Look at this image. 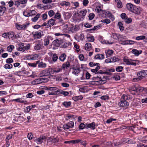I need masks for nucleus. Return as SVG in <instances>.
Listing matches in <instances>:
<instances>
[{
    "mask_svg": "<svg viewBox=\"0 0 147 147\" xmlns=\"http://www.w3.org/2000/svg\"><path fill=\"white\" fill-rule=\"evenodd\" d=\"M62 69V68L59 69L54 70L52 68H50L48 69H46L42 71L40 74V77L49 76V75L54 74V72H59Z\"/></svg>",
    "mask_w": 147,
    "mask_h": 147,
    "instance_id": "f257e3e1",
    "label": "nucleus"
},
{
    "mask_svg": "<svg viewBox=\"0 0 147 147\" xmlns=\"http://www.w3.org/2000/svg\"><path fill=\"white\" fill-rule=\"evenodd\" d=\"M128 97L127 96L123 95L121 98V101L118 103V105L119 107H127L129 105V103L126 100L128 99Z\"/></svg>",
    "mask_w": 147,
    "mask_h": 147,
    "instance_id": "f03ea898",
    "label": "nucleus"
},
{
    "mask_svg": "<svg viewBox=\"0 0 147 147\" xmlns=\"http://www.w3.org/2000/svg\"><path fill=\"white\" fill-rule=\"evenodd\" d=\"M32 34L34 39L40 38L44 35L43 32L40 30L36 32H33Z\"/></svg>",
    "mask_w": 147,
    "mask_h": 147,
    "instance_id": "7ed1b4c3",
    "label": "nucleus"
},
{
    "mask_svg": "<svg viewBox=\"0 0 147 147\" xmlns=\"http://www.w3.org/2000/svg\"><path fill=\"white\" fill-rule=\"evenodd\" d=\"M124 61L127 63V64H138L139 63V61L138 60H134L128 59L126 57L123 58Z\"/></svg>",
    "mask_w": 147,
    "mask_h": 147,
    "instance_id": "20e7f679",
    "label": "nucleus"
},
{
    "mask_svg": "<svg viewBox=\"0 0 147 147\" xmlns=\"http://www.w3.org/2000/svg\"><path fill=\"white\" fill-rule=\"evenodd\" d=\"M111 37L116 40L121 41L123 40V38L122 36L118 34L112 33L111 36Z\"/></svg>",
    "mask_w": 147,
    "mask_h": 147,
    "instance_id": "39448f33",
    "label": "nucleus"
},
{
    "mask_svg": "<svg viewBox=\"0 0 147 147\" xmlns=\"http://www.w3.org/2000/svg\"><path fill=\"white\" fill-rule=\"evenodd\" d=\"M29 24H30L29 23H27L23 25H20L18 24H16L17 28L18 30H26L27 27Z\"/></svg>",
    "mask_w": 147,
    "mask_h": 147,
    "instance_id": "423d86ee",
    "label": "nucleus"
},
{
    "mask_svg": "<svg viewBox=\"0 0 147 147\" xmlns=\"http://www.w3.org/2000/svg\"><path fill=\"white\" fill-rule=\"evenodd\" d=\"M74 123L72 121H71L70 122L65 124L63 126V128L66 130L69 129L70 128H72L74 127Z\"/></svg>",
    "mask_w": 147,
    "mask_h": 147,
    "instance_id": "0eeeda50",
    "label": "nucleus"
},
{
    "mask_svg": "<svg viewBox=\"0 0 147 147\" xmlns=\"http://www.w3.org/2000/svg\"><path fill=\"white\" fill-rule=\"evenodd\" d=\"M46 138L47 137L45 136L42 135L39 137L34 140V141L38 144H40L42 143L44 140H46Z\"/></svg>",
    "mask_w": 147,
    "mask_h": 147,
    "instance_id": "6e6552de",
    "label": "nucleus"
},
{
    "mask_svg": "<svg viewBox=\"0 0 147 147\" xmlns=\"http://www.w3.org/2000/svg\"><path fill=\"white\" fill-rule=\"evenodd\" d=\"M55 41H56L57 44L58 45H57V46L58 47H62L66 48L69 45L66 42H65L63 45H61V44L63 43L62 40H59L58 39H57Z\"/></svg>",
    "mask_w": 147,
    "mask_h": 147,
    "instance_id": "1a4fd4ad",
    "label": "nucleus"
},
{
    "mask_svg": "<svg viewBox=\"0 0 147 147\" xmlns=\"http://www.w3.org/2000/svg\"><path fill=\"white\" fill-rule=\"evenodd\" d=\"M142 9L141 7H137L135 5L132 12L137 14L139 15L140 14L141 11H142Z\"/></svg>",
    "mask_w": 147,
    "mask_h": 147,
    "instance_id": "9d476101",
    "label": "nucleus"
},
{
    "mask_svg": "<svg viewBox=\"0 0 147 147\" xmlns=\"http://www.w3.org/2000/svg\"><path fill=\"white\" fill-rule=\"evenodd\" d=\"M137 75L139 77H141L142 79L147 75V70L140 71L138 72Z\"/></svg>",
    "mask_w": 147,
    "mask_h": 147,
    "instance_id": "9b49d317",
    "label": "nucleus"
},
{
    "mask_svg": "<svg viewBox=\"0 0 147 147\" xmlns=\"http://www.w3.org/2000/svg\"><path fill=\"white\" fill-rule=\"evenodd\" d=\"M86 13V10L83 9L80 11L79 13H78V16H82L80 18V20H82L84 19V17L85 16Z\"/></svg>",
    "mask_w": 147,
    "mask_h": 147,
    "instance_id": "f8f14e48",
    "label": "nucleus"
},
{
    "mask_svg": "<svg viewBox=\"0 0 147 147\" xmlns=\"http://www.w3.org/2000/svg\"><path fill=\"white\" fill-rule=\"evenodd\" d=\"M47 89L49 90L51 92H53L55 93H57V94H59V93L60 90H59L56 87H49Z\"/></svg>",
    "mask_w": 147,
    "mask_h": 147,
    "instance_id": "ddd939ff",
    "label": "nucleus"
},
{
    "mask_svg": "<svg viewBox=\"0 0 147 147\" xmlns=\"http://www.w3.org/2000/svg\"><path fill=\"white\" fill-rule=\"evenodd\" d=\"M49 142H51L53 143H55L58 142L59 140L57 137L53 138L52 137H50L48 140Z\"/></svg>",
    "mask_w": 147,
    "mask_h": 147,
    "instance_id": "4468645a",
    "label": "nucleus"
},
{
    "mask_svg": "<svg viewBox=\"0 0 147 147\" xmlns=\"http://www.w3.org/2000/svg\"><path fill=\"white\" fill-rule=\"evenodd\" d=\"M134 6V5H133L130 3H128L126 5V7L127 9L131 12L133 11V9Z\"/></svg>",
    "mask_w": 147,
    "mask_h": 147,
    "instance_id": "2eb2a0df",
    "label": "nucleus"
},
{
    "mask_svg": "<svg viewBox=\"0 0 147 147\" xmlns=\"http://www.w3.org/2000/svg\"><path fill=\"white\" fill-rule=\"evenodd\" d=\"M55 23V20L51 18L49 20L48 22V25L47 27H49L51 26H53Z\"/></svg>",
    "mask_w": 147,
    "mask_h": 147,
    "instance_id": "dca6fc26",
    "label": "nucleus"
},
{
    "mask_svg": "<svg viewBox=\"0 0 147 147\" xmlns=\"http://www.w3.org/2000/svg\"><path fill=\"white\" fill-rule=\"evenodd\" d=\"M75 140L77 141V142L75 143V144H77L80 142L81 144L83 145L84 147H86L87 144L86 141H83L80 139L76 140Z\"/></svg>",
    "mask_w": 147,
    "mask_h": 147,
    "instance_id": "f3484780",
    "label": "nucleus"
},
{
    "mask_svg": "<svg viewBox=\"0 0 147 147\" xmlns=\"http://www.w3.org/2000/svg\"><path fill=\"white\" fill-rule=\"evenodd\" d=\"M38 58L37 54L32 55H29L28 57V59L31 60H36Z\"/></svg>",
    "mask_w": 147,
    "mask_h": 147,
    "instance_id": "a211bd4d",
    "label": "nucleus"
},
{
    "mask_svg": "<svg viewBox=\"0 0 147 147\" xmlns=\"http://www.w3.org/2000/svg\"><path fill=\"white\" fill-rule=\"evenodd\" d=\"M115 71V69H114L112 68L106 70V71H105V72L104 73L105 74L111 75L112 74L111 72H113Z\"/></svg>",
    "mask_w": 147,
    "mask_h": 147,
    "instance_id": "6ab92c4d",
    "label": "nucleus"
},
{
    "mask_svg": "<svg viewBox=\"0 0 147 147\" xmlns=\"http://www.w3.org/2000/svg\"><path fill=\"white\" fill-rule=\"evenodd\" d=\"M94 65V66L96 65V67L95 69H91V71L92 72L96 73L100 68V67L99 66H98V65H90V66L91 67H93Z\"/></svg>",
    "mask_w": 147,
    "mask_h": 147,
    "instance_id": "aec40b11",
    "label": "nucleus"
},
{
    "mask_svg": "<svg viewBox=\"0 0 147 147\" xmlns=\"http://www.w3.org/2000/svg\"><path fill=\"white\" fill-rule=\"evenodd\" d=\"M95 124L94 122H93L91 123L88 124H87V128H89L92 129H94L95 128Z\"/></svg>",
    "mask_w": 147,
    "mask_h": 147,
    "instance_id": "412c9836",
    "label": "nucleus"
},
{
    "mask_svg": "<svg viewBox=\"0 0 147 147\" xmlns=\"http://www.w3.org/2000/svg\"><path fill=\"white\" fill-rule=\"evenodd\" d=\"M73 71L72 73L76 75H78L80 71V69L79 68L73 67Z\"/></svg>",
    "mask_w": 147,
    "mask_h": 147,
    "instance_id": "4be33fe9",
    "label": "nucleus"
},
{
    "mask_svg": "<svg viewBox=\"0 0 147 147\" xmlns=\"http://www.w3.org/2000/svg\"><path fill=\"white\" fill-rule=\"evenodd\" d=\"M66 55L65 53L61 54L59 57V59L62 62H63L66 59Z\"/></svg>",
    "mask_w": 147,
    "mask_h": 147,
    "instance_id": "5701e85b",
    "label": "nucleus"
},
{
    "mask_svg": "<svg viewBox=\"0 0 147 147\" xmlns=\"http://www.w3.org/2000/svg\"><path fill=\"white\" fill-rule=\"evenodd\" d=\"M91 45L90 43H86L85 45V50L88 51H90L91 49Z\"/></svg>",
    "mask_w": 147,
    "mask_h": 147,
    "instance_id": "b1692460",
    "label": "nucleus"
},
{
    "mask_svg": "<svg viewBox=\"0 0 147 147\" xmlns=\"http://www.w3.org/2000/svg\"><path fill=\"white\" fill-rule=\"evenodd\" d=\"M43 47L42 45L41 44H36L34 47V48L35 50H38L42 49Z\"/></svg>",
    "mask_w": 147,
    "mask_h": 147,
    "instance_id": "393cba45",
    "label": "nucleus"
},
{
    "mask_svg": "<svg viewBox=\"0 0 147 147\" xmlns=\"http://www.w3.org/2000/svg\"><path fill=\"white\" fill-rule=\"evenodd\" d=\"M63 15L65 19H68L71 18V14L69 12H64Z\"/></svg>",
    "mask_w": 147,
    "mask_h": 147,
    "instance_id": "a878e982",
    "label": "nucleus"
},
{
    "mask_svg": "<svg viewBox=\"0 0 147 147\" xmlns=\"http://www.w3.org/2000/svg\"><path fill=\"white\" fill-rule=\"evenodd\" d=\"M104 58L105 56L103 55L98 54L95 56L94 58L95 59H104Z\"/></svg>",
    "mask_w": 147,
    "mask_h": 147,
    "instance_id": "bb28decb",
    "label": "nucleus"
},
{
    "mask_svg": "<svg viewBox=\"0 0 147 147\" xmlns=\"http://www.w3.org/2000/svg\"><path fill=\"white\" fill-rule=\"evenodd\" d=\"M74 116L72 115L67 114L66 115L65 119L66 120H68L69 119L72 120L74 119Z\"/></svg>",
    "mask_w": 147,
    "mask_h": 147,
    "instance_id": "cd10ccee",
    "label": "nucleus"
},
{
    "mask_svg": "<svg viewBox=\"0 0 147 147\" xmlns=\"http://www.w3.org/2000/svg\"><path fill=\"white\" fill-rule=\"evenodd\" d=\"M6 10L5 7L3 6H0V16H2Z\"/></svg>",
    "mask_w": 147,
    "mask_h": 147,
    "instance_id": "c85d7f7f",
    "label": "nucleus"
},
{
    "mask_svg": "<svg viewBox=\"0 0 147 147\" xmlns=\"http://www.w3.org/2000/svg\"><path fill=\"white\" fill-rule=\"evenodd\" d=\"M71 102L70 101H65L62 103L63 105L66 108H68L71 105Z\"/></svg>",
    "mask_w": 147,
    "mask_h": 147,
    "instance_id": "c756f323",
    "label": "nucleus"
},
{
    "mask_svg": "<svg viewBox=\"0 0 147 147\" xmlns=\"http://www.w3.org/2000/svg\"><path fill=\"white\" fill-rule=\"evenodd\" d=\"M83 98V97L82 96H76L73 97L72 99L75 101L76 102L79 100H81Z\"/></svg>",
    "mask_w": 147,
    "mask_h": 147,
    "instance_id": "7c9ffc66",
    "label": "nucleus"
},
{
    "mask_svg": "<svg viewBox=\"0 0 147 147\" xmlns=\"http://www.w3.org/2000/svg\"><path fill=\"white\" fill-rule=\"evenodd\" d=\"M120 74L117 73L115 74L114 76L112 78L116 81L119 80H120V76L119 75Z\"/></svg>",
    "mask_w": 147,
    "mask_h": 147,
    "instance_id": "2f4dec72",
    "label": "nucleus"
},
{
    "mask_svg": "<svg viewBox=\"0 0 147 147\" xmlns=\"http://www.w3.org/2000/svg\"><path fill=\"white\" fill-rule=\"evenodd\" d=\"M19 47L18 48L19 51H24V43H22L19 44Z\"/></svg>",
    "mask_w": 147,
    "mask_h": 147,
    "instance_id": "473e14b6",
    "label": "nucleus"
},
{
    "mask_svg": "<svg viewBox=\"0 0 147 147\" xmlns=\"http://www.w3.org/2000/svg\"><path fill=\"white\" fill-rule=\"evenodd\" d=\"M79 29V26L78 25H76L74 26H73L71 28V30L73 33L76 32Z\"/></svg>",
    "mask_w": 147,
    "mask_h": 147,
    "instance_id": "72a5a7b5",
    "label": "nucleus"
},
{
    "mask_svg": "<svg viewBox=\"0 0 147 147\" xmlns=\"http://www.w3.org/2000/svg\"><path fill=\"white\" fill-rule=\"evenodd\" d=\"M115 2L117 3V7L119 8H121L122 7V3L120 0H115Z\"/></svg>",
    "mask_w": 147,
    "mask_h": 147,
    "instance_id": "f704fd0d",
    "label": "nucleus"
},
{
    "mask_svg": "<svg viewBox=\"0 0 147 147\" xmlns=\"http://www.w3.org/2000/svg\"><path fill=\"white\" fill-rule=\"evenodd\" d=\"M113 51L112 50H107L106 52H105L106 56L107 57H109L111 56L112 54H113Z\"/></svg>",
    "mask_w": 147,
    "mask_h": 147,
    "instance_id": "c9c22d12",
    "label": "nucleus"
},
{
    "mask_svg": "<svg viewBox=\"0 0 147 147\" xmlns=\"http://www.w3.org/2000/svg\"><path fill=\"white\" fill-rule=\"evenodd\" d=\"M61 94L65 96H67L68 95L69 93V92L67 91H64L61 90H59V94Z\"/></svg>",
    "mask_w": 147,
    "mask_h": 147,
    "instance_id": "e433bc0d",
    "label": "nucleus"
},
{
    "mask_svg": "<svg viewBox=\"0 0 147 147\" xmlns=\"http://www.w3.org/2000/svg\"><path fill=\"white\" fill-rule=\"evenodd\" d=\"M118 25L119 26L120 30L121 31H122L124 30V27L121 22H119L118 23Z\"/></svg>",
    "mask_w": 147,
    "mask_h": 147,
    "instance_id": "4c0bfd02",
    "label": "nucleus"
},
{
    "mask_svg": "<svg viewBox=\"0 0 147 147\" xmlns=\"http://www.w3.org/2000/svg\"><path fill=\"white\" fill-rule=\"evenodd\" d=\"M40 15V14H38L37 15H36V16L32 18V21L33 22H36L38 20V18H39Z\"/></svg>",
    "mask_w": 147,
    "mask_h": 147,
    "instance_id": "58836bf2",
    "label": "nucleus"
},
{
    "mask_svg": "<svg viewBox=\"0 0 147 147\" xmlns=\"http://www.w3.org/2000/svg\"><path fill=\"white\" fill-rule=\"evenodd\" d=\"M77 142V141L75 140H73L69 141H66L64 142V143L65 144H70L71 143L75 144V143Z\"/></svg>",
    "mask_w": 147,
    "mask_h": 147,
    "instance_id": "ea45409f",
    "label": "nucleus"
},
{
    "mask_svg": "<svg viewBox=\"0 0 147 147\" xmlns=\"http://www.w3.org/2000/svg\"><path fill=\"white\" fill-rule=\"evenodd\" d=\"M8 37L9 38H13L14 33L13 32H9L8 33Z\"/></svg>",
    "mask_w": 147,
    "mask_h": 147,
    "instance_id": "a19ab883",
    "label": "nucleus"
},
{
    "mask_svg": "<svg viewBox=\"0 0 147 147\" xmlns=\"http://www.w3.org/2000/svg\"><path fill=\"white\" fill-rule=\"evenodd\" d=\"M138 85H136L132 86L131 88L132 90L138 92Z\"/></svg>",
    "mask_w": 147,
    "mask_h": 147,
    "instance_id": "79ce46f5",
    "label": "nucleus"
},
{
    "mask_svg": "<svg viewBox=\"0 0 147 147\" xmlns=\"http://www.w3.org/2000/svg\"><path fill=\"white\" fill-rule=\"evenodd\" d=\"M101 22H102L106 23V24H109L111 22L110 20L108 18L102 20Z\"/></svg>",
    "mask_w": 147,
    "mask_h": 147,
    "instance_id": "37998d69",
    "label": "nucleus"
},
{
    "mask_svg": "<svg viewBox=\"0 0 147 147\" xmlns=\"http://www.w3.org/2000/svg\"><path fill=\"white\" fill-rule=\"evenodd\" d=\"M52 58L53 61L54 62H55L57 61L58 58L57 56L55 54H54L52 56Z\"/></svg>",
    "mask_w": 147,
    "mask_h": 147,
    "instance_id": "c03bdc74",
    "label": "nucleus"
},
{
    "mask_svg": "<svg viewBox=\"0 0 147 147\" xmlns=\"http://www.w3.org/2000/svg\"><path fill=\"white\" fill-rule=\"evenodd\" d=\"M108 13L109 14L108 15H107V17L109 18L110 19H111L112 21L113 20L115 19L114 15H112L111 13L110 12H108Z\"/></svg>",
    "mask_w": 147,
    "mask_h": 147,
    "instance_id": "a18cd8bd",
    "label": "nucleus"
},
{
    "mask_svg": "<svg viewBox=\"0 0 147 147\" xmlns=\"http://www.w3.org/2000/svg\"><path fill=\"white\" fill-rule=\"evenodd\" d=\"M84 128H87V124L86 125L83 123H81L80 125L79 128L80 129H82Z\"/></svg>",
    "mask_w": 147,
    "mask_h": 147,
    "instance_id": "49530a36",
    "label": "nucleus"
},
{
    "mask_svg": "<svg viewBox=\"0 0 147 147\" xmlns=\"http://www.w3.org/2000/svg\"><path fill=\"white\" fill-rule=\"evenodd\" d=\"M132 52L136 56H138L140 54L139 51L135 49H133L132 51Z\"/></svg>",
    "mask_w": 147,
    "mask_h": 147,
    "instance_id": "de8ad7c7",
    "label": "nucleus"
},
{
    "mask_svg": "<svg viewBox=\"0 0 147 147\" xmlns=\"http://www.w3.org/2000/svg\"><path fill=\"white\" fill-rule=\"evenodd\" d=\"M146 37L144 36H138L136 37V39L137 40H143L145 39Z\"/></svg>",
    "mask_w": 147,
    "mask_h": 147,
    "instance_id": "09e8293b",
    "label": "nucleus"
},
{
    "mask_svg": "<svg viewBox=\"0 0 147 147\" xmlns=\"http://www.w3.org/2000/svg\"><path fill=\"white\" fill-rule=\"evenodd\" d=\"M99 78L100 79V81H91L90 82V84L92 85H95L96 84V82H100L102 80L101 78Z\"/></svg>",
    "mask_w": 147,
    "mask_h": 147,
    "instance_id": "8fccbe9b",
    "label": "nucleus"
},
{
    "mask_svg": "<svg viewBox=\"0 0 147 147\" xmlns=\"http://www.w3.org/2000/svg\"><path fill=\"white\" fill-rule=\"evenodd\" d=\"M119 59L117 58H116L115 57H113L111 59V62H114L117 61H119Z\"/></svg>",
    "mask_w": 147,
    "mask_h": 147,
    "instance_id": "3c124183",
    "label": "nucleus"
},
{
    "mask_svg": "<svg viewBox=\"0 0 147 147\" xmlns=\"http://www.w3.org/2000/svg\"><path fill=\"white\" fill-rule=\"evenodd\" d=\"M55 14V12L52 10H51L49 11L48 15L50 17H52Z\"/></svg>",
    "mask_w": 147,
    "mask_h": 147,
    "instance_id": "603ef678",
    "label": "nucleus"
},
{
    "mask_svg": "<svg viewBox=\"0 0 147 147\" xmlns=\"http://www.w3.org/2000/svg\"><path fill=\"white\" fill-rule=\"evenodd\" d=\"M121 17L122 19L125 20L127 18V17L125 13H123L121 15Z\"/></svg>",
    "mask_w": 147,
    "mask_h": 147,
    "instance_id": "864d4df0",
    "label": "nucleus"
},
{
    "mask_svg": "<svg viewBox=\"0 0 147 147\" xmlns=\"http://www.w3.org/2000/svg\"><path fill=\"white\" fill-rule=\"evenodd\" d=\"M40 81L43 80L44 82H46L49 81V79L47 78H42L39 79Z\"/></svg>",
    "mask_w": 147,
    "mask_h": 147,
    "instance_id": "5fc2aeb1",
    "label": "nucleus"
},
{
    "mask_svg": "<svg viewBox=\"0 0 147 147\" xmlns=\"http://www.w3.org/2000/svg\"><path fill=\"white\" fill-rule=\"evenodd\" d=\"M123 67L121 66H119L117 67L116 70L117 72H121L122 70Z\"/></svg>",
    "mask_w": 147,
    "mask_h": 147,
    "instance_id": "6e6d98bb",
    "label": "nucleus"
},
{
    "mask_svg": "<svg viewBox=\"0 0 147 147\" xmlns=\"http://www.w3.org/2000/svg\"><path fill=\"white\" fill-rule=\"evenodd\" d=\"M14 48V47L12 45H10L7 47V51L9 52H11L12 50Z\"/></svg>",
    "mask_w": 147,
    "mask_h": 147,
    "instance_id": "4d7b16f0",
    "label": "nucleus"
},
{
    "mask_svg": "<svg viewBox=\"0 0 147 147\" xmlns=\"http://www.w3.org/2000/svg\"><path fill=\"white\" fill-rule=\"evenodd\" d=\"M130 140L129 138H124L122 140V142L123 143H128V144L130 143L129 142Z\"/></svg>",
    "mask_w": 147,
    "mask_h": 147,
    "instance_id": "13d9d810",
    "label": "nucleus"
},
{
    "mask_svg": "<svg viewBox=\"0 0 147 147\" xmlns=\"http://www.w3.org/2000/svg\"><path fill=\"white\" fill-rule=\"evenodd\" d=\"M116 120L117 119H116L111 118L107 119L106 121V122L108 123H109L113 121H116Z\"/></svg>",
    "mask_w": 147,
    "mask_h": 147,
    "instance_id": "bf43d9fd",
    "label": "nucleus"
},
{
    "mask_svg": "<svg viewBox=\"0 0 147 147\" xmlns=\"http://www.w3.org/2000/svg\"><path fill=\"white\" fill-rule=\"evenodd\" d=\"M61 17V14L59 13H57L54 16V18L57 19H59Z\"/></svg>",
    "mask_w": 147,
    "mask_h": 147,
    "instance_id": "052dcab7",
    "label": "nucleus"
},
{
    "mask_svg": "<svg viewBox=\"0 0 147 147\" xmlns=\"http://www.w3.org/2000/svg\"><path fill=\"white\" fill-rule=\"evenodd\" d=\"M62 6L65 5L66 6H68L70 5V3L67 2L65 1H63L61 3Z\"/></svg>",
    "mask_w": 147,
    "mask_h": 147,
    "instance_id": "680f3d73",
    "label": "nucleus"
},
{
    "mask_svg": "<svg viewBox=\"0 0 147 147\" xmlns=\"http://www.w3.org/2000/svg\"><path fill=\"white\" fill-rule=\"evenodd\" d=\"M100 98L102 100H106L109 99V96L107 95L103 96L101 97Z\"/></svg>",
    "mask_w": 147,
    "mask_h": 147,
    "instance_id": "e2e57ef3",
    "label": "nucleus"
},
{
    "mask_svg": "<svg viewBox=\"0 0 147 147\" xmlns=\"http://www.w3.org/2000/svg\"><path fill=\"white\" fill-rule=\"evenodd\" d=\"M132 21V20L130 18H127L125 19V22L127 24H129Z\"/></svg>",
    "mask_w": 147,
    "mask_h": 147,
    "instance_id": "0e129e2a",
    "label": "nucleus"
},
{
    "mask_svg": "<svg viewBox=\"0 0 147 147\" xmlns=\"http://www.w3.org/2000/svg\"><path fill=\"white\" fill-rule=\"evenodd\" d=\"M23 15L26 17H28L31 16L30 13L26 11L23 12Z\"/></svg>",
    "mask_w": 147,
    "mask_h": 147,
    "instance_id": "69168bd1",
    "label": "nucleus"
},
{
    "mask_svg": "<svg viewBox=\"0 0 147 147\" xmlns=\"http://www.w3.org/2000/svg\"><path fill=\"white\" fill-rule=\"evenodd\" d=\"M89 18L90 20H92L94 17V14L93 13H90L89 16Z\"/></svg>",
    "mask_w": 147,
    "mask_h": 147,
    "instance_id": "338daca9",
    "label": "nucleus"
},
{
    "mask_svg": "<svg viewBox=\"0 0 147 147\" xmlns=\"http://www.w3.org/2000/svg\"><path fill=\"white\" fill-rule=\"evenodd\" d=\"M6 62L7 63H10L13 62V60L12 58H9L6 60Z\"/></svg>",
    "mask_w": 147,
    "mask_h": 147,
    "instance_id": "774afa93",
    "label": "nucleus"
}]
</instances>
